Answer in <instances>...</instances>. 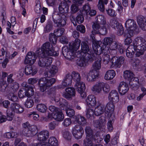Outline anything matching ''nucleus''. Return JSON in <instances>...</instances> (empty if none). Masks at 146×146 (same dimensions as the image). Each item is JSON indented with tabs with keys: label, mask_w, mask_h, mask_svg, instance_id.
Returning a JSON list of instances; mask_svg holds the SVG:
<instances>
[{
	"label": "nucleus",
	"mask_w": 146,
	"mask_h": 146,
	"mask_svg": "<svg viewBox=\"0 0 146 146\" xmlns=\"http://www.w3.org/2000/svg\"><path fill=\"white\" fill-rule=\"evenodd\" d=\"M110 25H111L112 27L114 28H117L119 25L121 24H120L119 22L115 19H113L111 20L110 22Z\"/></svg>",
	"instance_id": "nucleus-62"
},
{
	"label": "nucleus",
	"mask_w": 146,
	"mask_h": 146,
	"mask_svg": "<svg viewBox=\"0 0 146 146\" xmlns=\"http://www.w3.org/2000/svg\"><path fill=\"white\" fill-rule=\"evenodd\" d=\"M26 89L25 88H21L19 91L18 92V96L20 98H22L25 96H26Z\"/></svg>",
	"instance_id": "nucleus-56"
},
{
	"label": "nucleus",
	"mask_w": 146,
	"mask_h": 146,
	"mask_svg": "<svg viewBox=\"0 0 146 146\" xmlns=\"http://www.w3.org/2000/svg\"><path fill=\"white\" fill-rule=\"evenodd\" d=\"M90 40L82 41L81 43V46H89L92 43V46H100L102 44V42L100 40H97L94 36L90 35Z\"/></svg>",
	"instance_id": "nucleus-10"
},
{
	"label": "nucleus",
	"mask_w": 146,
	"mask_h": 146,
	"mask_svg": "<svg viewBox=\"0 0 146 146\" xmlns=\"http://www.w3.org/2000/svg\"><path fill=\"white\" fill-rule=\"evenodd\" d=\"M114 116L112 117L111 116L109 118V121L107 123L108 129L110 132H111L113 129L112 124L114 122Z\"/></svg>",
	"instance_id": "nucleus-44"
},
{
	"label": "nucleus",
	"mask_w": 146,
	"mask_h": 146,
	"mask_svg": "<svg viewBox=\"0 0 146 146\" xmlns=\"http://www.w3.org/2000/svg\"><path fill=\"white\" fill-rule=\"evenodd\" d=\"M134 75L129 70H126L124 72V78L129 81H132Z\"/></svg>",
	"instance_id": "nucleus-37"
},
{
	"label": "nucleus",
	"mask_w": 146,
	"mask_h": 146,
	"mask_svg": "<svg viewBox=\"0 0 146 146\" xmlns=\"http://www.w3.org/2000/svg\"><path fill=\"white\" fill-rule=\"evenodd\" d=\"M91 7L88 4H86L84 5L83 7L82 10V14L87 15L89 12L90 11Z\"/></svg>",
	"instance_id": "nucleus-52"
},
{
	"label": "nucleus",
	"mask_w": 146,
	"mask_h": 146,
	"mask_svg": "<svg viewBox=\"0 0 146 146\" xmlns=\"http://www.w3.org/2000/svg\"><path fill=\"white\" fill-rule=\"evenodd\" d=\"M85 131L86 134V137L94 138V136L93 131L90 127H86Z\"/></svg>",
	"instance_id": "nucleus-42"
},
{
	"label": "nucleus",
	"mask_w": 146,
	"mask_h": 146,
	"mask_svg": "<svg viewBox=\"0 0 146 146\" xmlns=\"http://www.w3.org/2000/svg\"><path fill=\"white\" fill-rule=\"evenodd\" d=\"M89 107H87L86 110V115L88 118L92 117L94 113L93 110Z\"/></svg>",
	"instance_id": "nucleus-53"
},
{
	"label": "nucleus",
	"mask_w": 146,
	"mask_h": 146,
	"mask_svg": "<svg viewBox=\"0 0 146 146\" xmlns=\"http://www.w3.org/2000/svg\"><path fill=\"white\" fill-rule=\"evenodd\" d=\"M35 54L38 56L36 58L38 65L39 67L44 68L48 67L50 65L52 62V58L49 56H46L44 54L40 53V49H37Z\"/></svg>",
	"instance_id": "nucleus-2"
},
{
	"label": "nucleus",
	"mask_w": 146,
	"mask_h": 146,
	"mask_svg": "<svg viewBox=\"0 0 146 146\" xmlns=\"http://www.w3.org/2000/svg\"><path fill=\"white\" fill-rule=\"evenodd\" d=\"M113 102H108L105 108L106 111L108 113V115H111V117H112V115H111V114L114 109V106Z\"/></svg>",
	"instance_id": "nucleus-34"
},
{
	"label": "nucleus",
	"mask_w": 146,
	"mask_h": 146,
	"mask_svg": "<svg viewBox=\"0 0 146 146\" xmlns=\"http://www.w3.org/2000/svg\"><path fill=\"white\" fill-rule=\"evenodd\" d=\"M110 46H92V48L94 52L95 53V54H93L95 56V58L98 57V58H101L99 55L102 53H104V54H108L110 52L109 48L110 50H115L117 49V47L118 46H114L113 48H112L111 47L113 46H110L111 47H109Z\"/></svg>",
	"instance_id": "nucleus-4"
},
{
	"label": "nucleus",
	"mask_w": 146,
	"mask_h": 146,
	"mask_svg": "<svg viewBox=\"0 0 146 146\" xmlns=\"http://www.w3.org/2000/svg\"><path fill=\"white\" fill-rule=\"evenodd\" d=\"M72 133L75 138L78 140L82 138L84 133V131L81 126L76 125L72 128Z\"/></svg>",
	"instance_id": "nucleus-7"
},
{
	"label": "nucleus",
	"mask_w": 146,
	"mask_h": 146,
	"mask_svg": "<svg viewBox=\"0 0 146 146\" xmlns=\"http://www.w3.org/2000/svg\"><path fill=\"white\" fill-rule=\"evenodd\" d=\"M92 49H93L92 48ZM81 50H78V52L77 51H76L75 52H78V54H79V52H78L80 51L81 53L82 56V54L83 53L84 55L85 56L87 53H89L90 54L93 55L95 54L93 53L94 52L93 49H92L90 47V49L89 48V46H81Z\"/></svg>",
	"instance_id": "nucleus-22"
},
{
	"label": "nucleus",
	"mask_w": 146,
	"mask_h": 146,
	"mask_svg": "<svg viewBox=\"0 0 146 146\" xmlns=\"http://www.w3.org/2000/svg\"><path fill=\"white\" fill-rule=\"evenodd\" d=\"M28 116L31 118H33L35 120H38L39 119V116L38 114L36 113V112L33 111L31 112L28 114Z\"/></svg>",
	"instance_id": "nucleus-58"
},
{
	"label": "nucleus",
	"mask_w": 146,
	"mask_h": 146,
	"mask_svg": "<svg viewBox=\"0 0 146 146\" xmlns=\"http://www.w3.org/2000/svg\"><path fill=\"white\" fill-rule=\"evenodd\" d=\"M40 49V53L44 54V56H58V53L56 51L54 50V49L53 46H41Z\"/></svg>",
	"instance_id": "nucleus-6"
},
{
	"label": "nucleus",
	"mask_w": 146,
	"mask_h": 146,
	"mask_svg": "<svg viewBox=\"0 0 146 146\" xmlns=\"http://www.w3.org/2000/svg\"><path fill=\"white\" fill-rule=\"evenodd\" d=\"M105 111V106L102 104H100L95 108L94 113L96 115L99 116L102 114Z\"/></svg>",
	"instance_id": "nucleus-26"
},
{
	"label": "nucleus",
	"mask_w": 146,
	"mask_h": 146,
	"mask_svg": "<svg viewBox=\"0 0 146 146\" xmlns=\"http://www.w3.org/2000/svg\"><path fill=\"white\" fill-rule=\"evenodd\" d=\"M54 78L48 79L45 77L42 78L39 80L38 84L40 92H44L47 88L54 84L56 82Z\"/></svg>",
	"instance_id": "nucleus-3"
},
{
	"label": "nucleus",
	"mask_w": 146,
	"mask_h": 146,
	"mask_svg": "<svg viewBox=\"0 0 146 146\" xmlns=\"http://www.w3.org/2000/svg\"><path fill=\"white\" fill-rule=\"evenodd\" d=\"M102 83L103 82H99L96 84L92 88V90L100 93L102 90Z\"/></svg>",
	"instance_id": "nucleus-43"
},
{
	"label": "nucleus",
	"mask_w": 146,
	"mask_h": 146,
	"mask_svg": "<svg viewBox=\"0 0 146 146\" xmlns=\"http://www.w3.org/2000/svg\"><path fill=\"white\" fill-rule=\"evenodd\" d=\"M78 6H78L76 4H74V3H73L71 5V13L72 14H74L76 13L79 9Z\"/></svg>",
	"instance_id": "nucleus-63"
},
{
	"label": "nucleus",
	"mask_w": 146,
	"mask_h": 146,
	"mask_svg": "<svg viewBox=\"0 0 146 146\" xmlns=\"http://www.w3.org/2000/svg\"><path fill=\"white\" fill-rule=\"evenodd\" d=\"M146 45V41L144 39L141 37L136 38L133 41V46H144Z\"/></svg>",
	"instance_id": "nucleus-30"
},
{
	"label": "nucleus",
	"mask_w": 146,
	"mask_h": 146,
	"mask_svg": "<svg viewBox=\"0 0 146 146\" xmlns=\"http://www.w3.org/2000/svg\"><path fill=\"white\" fill-rule=\"evenodd\" d=\"M103 44L106 46L112 45V46H121L122 44L118 42L113 41L112 38H105L104 39Z\"/></svg>",
	"instance_id": "nucleus-21"
},
{
	"label": "nucleus",
	"mask_w": 146,
	"mask_h": 146,
	"mask_svg": "<svg viewBox=\"0 0 146 146\" xmlns=\"http://www.w3.org/2000/svg\"><path fill=\"white\" fill-rule=\"evenodd\" d=\"M58 123L56 121H54L48 124L49 129L51 130H54L56 127L58 125Z\"/></svg>",
	"instance_id": "nucleus-55"
},
{
	"label": "nucleus",
	"mask_w": 146,
	"mask_h": 146,
	"mask_svg": "<svg viewBox=\"0 0 146 146\" xmlns=\"http://www.w3.org/2000/svg\"><path fill=\"white\" fill-rule=\"evenodd\" d=\"M25 87V89L26 90V96L29 97L33 96L34 93L33 90V88L35 87L33 85L29 86L26 84Z\"/></svg>",
	"instance_id": "nucleus-32"
},
{
	"label": "nucleus",
	"mask_w": 146,
	"mask_h": 146,
	"mask_svg": "<svg viewBox=\"0 0 146 146\" xmlns=\"http://www.w3.org/2000/svg\"><path fill=\"white\" fill-rule=\"evenodd\" d=\"M57 67L55 66H52L50 70L44 73V76L47 77H50L53 76L58 72Z\"/></svg>",
	"instance_id": "nucleus-24"
},
{
	"label": "nucleus",
	"mask_w": 146,
	"mask_h": 146,
	"mask_svg": "<svg viewBox=\"0 0 146 146\" xmlns=\"http://www.w3.org/2000/svg\"><path fill=\"white\" fill-rule=\"evenodd\" d=\"M74 118L75 119V121H77L79 124L82 126L86 125V120L83 116L78 115L75 116Z\"/></svg>",
	"instance_id": "nucleus-28"
},
{
	"label": "nucleus",
	"mask_w": 146,
	"mask_h": 146,
	"mask_svg": "<svg viewBox=\"0 0 146 146\" xmlns=\"http://www.w3.org/2000/svg\"><path fill=\"white\" fill-rule=\"evenodd\" d=\"M137 21L141 28L143 30H146V18L142 15L138 16Z\"/></svg>",
	"instance_id": "nucleus-17"
},
{
	"label": "nucleus",
	"mask_w": 146,
	"mask_h": 146,
	"mask_svg": "<svg viewBox=\"0 0 146 146\" xmlns=\"http://www.w3.org/2000/svg\"><path fill=\"white\" fill-rule=\"evenodd\" d=\"M37 110L42 113H44L47 109V107L45 105L43 104H39L36 106Z\"/></svg>",
	"instance_id": "nucleus-50"
},
{
	"label": "nucleus",
	"mask_w": 146,
	"mask_h": 146,
	"mask_svg": "<svg viewBox=\"0 0 146 146\" xmlns=\"http://www.w3.org/2000/svg\"><path fill=\"white\" fill-rule=\"evenodd\" d=\"M102 85V90L105 92H108L110 91V89L109 85L107 83L103 82Z\"/></svg>",
	"instance_id": "nucleus-64"
},
{
	"label": "nucleus",
	"mask_w": 146,
	"mask_h": 146,
	"mask_svg": "<svg viewBox=\"0 0 146 146\" xmlns=\"http://www.w3.org/2000/svg\"><path fill=\"white\" fill-rule=\"evenodd\" d=\"M106 118L104 116H102L98 120H94L93 121L94 126L100 129L105 125L106 123Z\"/></svg>",
	"instance_id": "nucleus-13"
},
{
	"label": "nucleus",
	"mask_w": 146,
	"mask_h": 146,
	"mask_svg": "<svg viewBox=\"0 0 146 146\" xmlns=\"http://www.w3.org/2000/svg\"><path fill=\"white\" fill-rule=\"evenodd\" d=\"M37 127L36 125H32L29 128L23 129V132L25 135L28 137H32L37 133Z\"/></svg>",
	"instance_id": "nucleus-9"
},
{
	"label": "nucleus",
	"mask_w": 146,
	"mask_h": 146,
	"mask_svg": "<svg viewBox=\"0 0 146 146\" xmlns=\"http://www.w3.org/2000/svg\"><path fill=\"white\" fill-rule=\"evenodd\" d=\"M101 29H100V32L99 34L104 35L106 34L107 32V30L109 26L107 24L103 25L101 26Z\"/></svg>",
	"instance_id": "nucleus-51"
},
{
	"label": "nucleus",
	"mask_w": 146,
	"mask_h": 146,
	"mask_svg": "<svg viewBox=\"0 0 146 146\" xmlns=\"http://www.w3.org/2000/svg\"><path fill=\"white\" fill-rule=\"evenodd\" d=\"M90 72L95 80L98 78L99 75V71L92 70L90 71Z\"/></svg>",
	"instance_id": "nucleus-61"
},
{
	"label": "nucleus",
	"mask_w": 146,
	"mask_h": 146,
	"mask_svg": "<svg viewBox=\"0 0 146 146\" xmlns=\"http://www.w3.org/2000/svg\"><path fill=\"white\" fill-rule=\"evenodd\" d=\"M38 140L40 141H45L49 137V133L47 130L42 131L38 133Z\"/></svg>",
	"instance_id": "nucleus-18"
},
{
	"label": "nucleus",
	"mask_w": 146,
	"mask_h": 146,
	"mask_svg": "<svg viewBox=\"0 0 146 146\" xmlns=\"http://www.w3.org/2000/svg\"><path fill=\"white\" fill-rule=\"evenodd\" d=\"M47 146H58V142L57 139L54 137H50L48 142H46Z\"/></svg>",
	"instance_id": "nucleus-36"
},
{
	"label": "nucleus",
	"mask_w": 146,
	"mask_h": 146,
	"mask_svg": "<svg viewBox=\"0 0 146 146\" xmlns=\"http://www.w3.org/2000/svg\"><path fill=\"white\" fill-rule=\"evenodd\" d=\"M129 89L128 85L124 82H120L118 88L119 92L121 95L125 94Z\"/></svg>",
	"instance_id": "nucleus-16"
},
{
	"label": "nucleus",
	"mask_w": 146,
	"mask_h": 146,
	"mask_svg": "<svg viewBox=\"0 0 146 146\" xmlns=\"http://www.w3.org/2000/svg\"><path fill=\"white\" fill-rule=\"evenodd\" d=\"M66 93L63 95V96L68 100H70L72 97L75 95V90L73 88L69 87L66 89Z\"/></svg>",
	"instance_id": "nucleus-15"
},
{
	"label": "nucleus",
	"mask_w": 146,
	"mask_h": 146,
	"mask_svg": "<svg viewBox=\"0 0 146 146\" xmlns=\"http://www.w3.org/2000/svg\"><path fill=\"white\" fill-rule=\"evenodd\" d=\"M65 29L63 28H60L54 31L53 33L57 38L63 35Z\"/></svg>",
	"instance_id": "nucleus-49"
},
{
	"label": "nucleus",
	"mask_w": 146,
	"mask_h": 146,
	"mask_svg": "<svg viewBox=\"0 0 146 146\" xmlns=\"http://www.w3.org/2000/svg\"><path fill=\"white\" fill-rule=\"evenodd\" d=\"M52 17L54 23L56 24V26L58 27H63L66 23V17L63 14L53 13Z\"/></svg>",
	"instance_id": "nucleus-5"
},
{
	"label": "nucleus",
	"mask_w": 146,
	"mask_h": 146,
	"mask_svg": "<svg viewBox=\"0 0 146 146\" xmlns=\"http://www.w3.org/2000/svg\"><path fill=\"white\" fill-rule=\"evenodd\" d=\"M34 104L33 100L31 97H29L27 98L25 104V106L28 108L32 107Z\"/></svg>",
	"instance_id": "nucleus-48"
},
{
	"label": "nucleus",
	"mask_w": 146,
	"mask_h": 146,
	"mask_svg": "<svg viewBox=\"0 0 146 146\" xmlns=\"http://www.w3.org/2000/svg\"><path fill=\"white\" fill-rule=\"evenodd\" d=\"M134 47L136 55L137 56H139L143 54L144 52L146 50L145 46H133Z\"/></svg>",
	"instance_id": "nucleus-33"
},
{
	"label": "nucleus",
	"mask_w": 146,
	"mask_h": 146,
	"mask_svg": "<svg viewBox=\"0 0 146 146\" xmlns=\"http://www.w3.org/2000/svg\"><path fill=\"white\" fill-rule=\"evenodd\" d=\"M93 138L86 137L83 141V146H94L92 141Z\"/></svg>",
	"instance_id": "nucleus-45"
},
{
	"label": "nucleus",
	"mask_w": 146,
	"mask_h": 146,
	"mask_svg": "<svg viewBox=\"0 0 146 146\" xmlns=\"http://www.w3.org/2000/svg\"><path fill=\"white\" fill-rule=\"evenodd\" d=\"M125 58L123 56H120L118 58L117 57H113L112 58V66L115 68H119L124 62Z\"/></svg>",
	"instance_id": "nucleus-11"
},
{
	"label": "nucleus",
	"mask_w": 146,
	"mask_h": 146,
	"mask_svg": "<svg viewBox=\"0 0 146 146\" xmlns=\"http://www.w3.org/2000/svg\"><path fill=\"white\" fill-rule=\"evenodd\" d=\"M53 26V23L52 22H48L44 28V32L47 33L50 32L52 29Z\"/></svg>",
	"instance_id": "nucleus-47"
},
{
	"label": "nucleus",
	"mask_w": 146,
	"mask_h": 146,
	"mask_svg": "<svg viewBox=\"0 0 146 146\" xmlns=\"http://www.w3.org/2000/svg\"><path fill=\"white\" fill-rule=\"evenodd\" d=\"M71 74L72 79L76 82V83L80 82L81 77L80 74L79 73L77 72L73 71Z\"/></svg>",
	"instance_id": "nucleus-41"
},
{
	"label": "nucleus",
	"mask_w": 146,
	"mask_h": 146,
	"mask_svg": "<svg viewBox=\"0 0 146 146\" xmlns=\"http://www.w3.org/2000/svg\"><path fill=\"white\" fill-rule=\"evenodd\" d=\"M86 104L89 107H94L96 105L97 101L95 97L93 95H90L86 100Z\"/></svg>",
	"instance_id": "nucleus-20"
},
{
	"label": "nucleus",
	"mask_w": 146,
	"mask_h": 146,
	"mask_svg": "<svg viewBox=\"0 0 146 146\" xmlns=\"http://www.w3.org/2000/svg\"><path fill=\"white\" fill-rule=\"evenodd\" d=\"M11 109L13 111L17 113H21L24 111L23 108L17 103H14L12 104Z\"/></svg>",
	"instance_id": "nucleus-27"
},
{
	"label": "nucleus",
	"mask_w": 146,
	"mask_h": 146,
	"mask_svg": "<svg viewBox=\"0 0 146 146\" xmlns=\"http://www.w3.org/2000/svg\"><path fill=\"white\" fill-rule=\"evenodd\" d=\"M8 98L9 100L13 102H16L18 100L17 97L13 93H9L8 95Z\"/></svg>",
	"instance_id": "nucleus-57"
},
{
	"label": "nucleus",
	"mask_w": 146,
	"mask_h": 146,
	"mask_svg": "<svg viewBox=\"0 0 146 146\" xmlns=\"http://www.w3.org/2000/svg\"><path fill=\"white\" fill-rule=\"evenodd\" d=\"M53 116V118L57 122L62 121L64 118V116L61 110L60 111L54 113Z\"/></svg>",
	"instance_id": "nucleus-38"
},
{
	"label": "nucleus",
	"mask_w": 146,
	"mask_h": 146,
	"mask_svg": "<svg viewBox=\"0 0 146 146\" xmlns=\"http://www.w3.org/2000/svg\"><path fill=\"white\" fill-rule=\"evenodd\" d=\"M83 14L82 13H80L78 14L76 17V21L79 24L82 23L84 21V18Z\"/></svg>",
	"instance_id": "nucleus-54"
},
{
	"label": "nucleus",
	"mask_w": 146,
	"mask_h": 146,
	"mask_svg": "<svg viewBox=\"0 0 146 146\" xmlns=\"http://www.w3.org/2000/svg\"><path fill=\"white\" fill-rule=\"evenodd\" d=\"M72 82V78L71 74L68 73L64 78L62 84L64 87L67 86H70L71 85Z\"/></svg>",
	"instance_id": "nucleus-23"
},
{
	"label": "nucleus",
	"mask_w": 146,
	"mask_h": 146,
	"mask_svg": "<svg viewBox=\"0 0 146 146\" xmlns=\"http://www.w3.org/2000/svg\"><path fill=\"white\" fill-rule=\"evenodd\" d=\"M103 61L105 64H107L110 60V55L108 54H103L102 55Z\"/></svg>",
	"instance_id": "nucleus-60"
},
{
	"label": "nucleus",
	"mask_w": 146,
	"mask_h": 146,
	"mask_svg": "<svg viewBox=\"0 0 146 146\" xmlns=\"http://www.w3.org/2000/svg\"><path fill=\"white\" fill-rule=\"evenodd\" d=\"M100 25H101L96 22L94 23L92 25V30L91 31L92 34L91 35L94 36L96 34H99L100 29L102 27Z\"/></svg>",
	"instance_id": "nucleus-29"
},
{
	"label": "nucleus",
	"mask_w": 146,
	"mask_h": 146,
	"mask_svg": "<svg viewBox=\"0 0 146 146\" xmlns=\"http://www.w3.org/2000/svg\"><path fill=\"white\" fill-rule=\"evenodd\" d=\"M134 47L133 46H129L126 50L127 56L129 58H132L135 52Z\"/></svg>",
	"instance_id": "nucleus-39"
},
{
	"label": "nucleus",
	"mask_w": 146,
	"mask_h": 146,
	"mask_svg": "<svg viewBox=\"0 0 146 146\" xmlns=\"http://www.w3.org/2000/svg\"><path fill=\"white\" fill-rule=\"evenodd\" d=\"M80 46H63L62 48V54L65 57L69 59H73L76 57L80 58L78 61V65L80 67L86 66L88 61H93L95 58V56L87 53L85 56H82L81 52H75L79 48Z\"/></svg>",
	"instance_id": "nucleus-1"
},
{
	"label": "nucleus",
	"mask_w": 146,
	"mask_h": 146,
	"mask_svg": "<svg viewBox=\"0 0 146 146\" xmlns=\"http://www.w3.org/2000/svg\"><path fill=\"white\" fill-rule=\"evenodd\" d=\"M108 98L110 101L112 102H118L119 96L117 91L115 90H112L109 94Z\"/></svg>",
	"instance_id": "nucleus-19"
},
{
	"label": "nucleus",
	"mask_w": 146,
	"mask_h": 146,
	"mask_svg": "<svg viewBox=\"0 0 146 146\" xmlns=\"http://www.w3.org/2000/svg\"><path fill=\"white\" fill-rule=\"evenodd\" d=\"M138 31L137 30H131V29H127L126 32L125 36L127 38H130L131 37H132L134 33V31L137 32Z\"/></svg>",
	"instance_id": "nucleus-59"
},
{
	"label": "nucleus",
	"mask_w": 146,
	"mask_h": 146,
	"mask_svg": "<svg viewBox=\"0 0 146 146\" xmlns=\"http://www.w3.org/2000/svg\"><path fill=\"white\" fill-rule=\"evenodd\" d=\"M74 86L76 91L80 94L82 98H84L86 97V94L84 92L86 87L84 83L82 82L76 83Z\"/></svg>",
	"instance_id": "nucleus-8"
},
{
	"label": "nucleus",
	"mask_w": 146,
	"mask_h": 146,
	"mask_svg": "<svg viewBox=\"0 0 146 146\" xmlns=\"http://www.w3.org/2000/svg\"><path fill=\"white\" fill-rule=\"evenodd\" d=\"M58 9L60 13H67L69 11L68 5L66 3L62 2L59 4Z\"/></svg>",
	"instance_id": "nucleus-25"
},
{
	"label": "nucleus",
	"mask_w": 146,
	"mask_h": 146,
	"mask_svg": "<svg viewBox=\"0 0 146 146\" xmlns=\"http://www.w3.org/2000/svg\"><path fill=\"white\" fill-rule=\"evenodd\" d=\"M57 37L53 33H50L49 36V40L51 45L56 44L57 40Z\"/></svg>",
	"instance_id": "nucleus-46"
},
{
	"label": "nucleus",
	"mask_w": 146,
	"mask_h": 146,
	"mask_svg": "<svg viewBox=\"0 0 146 146\" xmlns=\"http://www.w3.org/2000/svg\"><path fill=\"white\" fill-rule=\"evenodd\" d=\"M96 23L103 25L106 24V18L104 16L102 15H97L96 18Z\"/></svg>",
	"instance_id": "nucleus-40"
},
{
	"label": "nucleus",
	"mask_w": 146,
	"mask_h": 146,
	"mask_svg": "<svg viewBox=\"0 0 146 146\" xmlns=\"http://www.w3.org/2000/svg\"><path fill=\"white\" fill-rule=\"evenodd\" d=\"M115 75V71L112 70H109L107 71L105 74L104 78L106 80H110L112 79Z\"/></svg>",
	"instance_id": "nucleus-31"
},
{
	"label": "nucleus",
	"mask_w": 146,
	"mask_h": 146,
	"mask_svg": "<svg viewBox=\"0 0 146 146\" xmlns=\"http://www.w3.org/2000/svg\"><path fill=\"white\" fill-rule=\"evenodd\" d=\"M21 70L23 71V72H21V73H19L20 75L21 76H23L24 71H25V74L27 75L32 74V75H34L37 72L36 69L35 68H33L31 66H27L24 69L20 70L19 72H20Z\"/></svg>",
	"instance_id": "nucleus-12"
},
{
	"label": "nucleus",
	"mask_w": 146,
	"mask_h": 146,
	"mask_svg": "<svg viewBox=\"0 0 146 146\" xmlns=\"http://www.w3.org/2000/svg\"><path fill=\"white\" fill-rule=\"evenodd\" d=\"M125 25L127 29H129L131 30H138V27L136 23L133 19H129L127 20Z\"/></svg>",
	"instance_id": "nucleus-14"
},
{
	"label": "nucleus",
	"mask_w": 146,
	"mask_h": 146,
	"mask_svg": "<svg viewBox=\"0 0 146 146\" xmlns=\"http://www.w3.org/2000/svg\"><path fill=\"white\" fill-rule=\"evenodd\" d=\"M94 60H96V61L93 64L92 67L93 69L92 70H100L101 68V58H98L96 57Z\"/></svg>",
	"instance_id": "nucleus-35"
}]
</instances>
